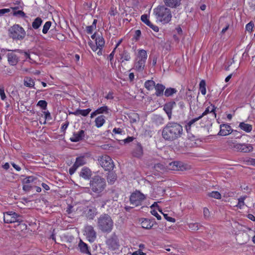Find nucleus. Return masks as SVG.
Wrapping results in <instances>:
<instances>
[{
  "label": "nucleus",
  "mask_w": 255,
  "mask_h": 255,
  "mask_svg": "<svg viewBox=\"0 0 255 255\" xmlns=\"http://www.w3.org/2000/svg\"><path fill=\"white\" fill-rule=\"evenodd\" d=\"M183 134V128L177 123L169 122L163 128L162 131L163 138L173 141L180 137Z\"/></svg>",
  "instance_id": "f257e3e1"
},
{
  "label": "nucleus",
  "mask_w": 255,
  "mask_h": 255,
  "mask_svg": "<svg viewBox=\"0 0 255 255\" xmlns=\"http://www.w3.org/2000/svg\"><path fill=\"white\" fill-rule=\"evenodd\" d=\"M106 186L105 179L99 175L93 176L90 182V189L97 195H99L103 192Z\"/></svg>",
  "instance_id": "f03ea898"
},
{
  "label": "nucleus",
  "mask_w": 255,
  "mask_h": 255,
  "mask_svg": "<svg viewBox=\"0 0 255 255\" xmlns=\"http://www.w3.org/2000/svg\"><path fill=\"white\" fill-rule=\"evenodd\" d=\"M113 225L114 222L111 217L108 214H102L98 218V228L103 232H111Z\"/></svg>",
  "instance_id": "7ed1b4c3"
},
{
  "label": "nucleus",
  "mask_w": 255,
  "mask_h": 255,
  "mask_svg": "<svg viewBox=\"0 0 255 255\" xmlns=\"http://www.w3.org/2000/svg\"><path fill=\"white\" fill-rule=\"evenodd\" d=\"M154 13L157 20L163 23H168L172 17L170 9L163 5L154 8Z\"/></svg>",
  "instance_id": "20e7f679"
},
{
  "label": "nucleus",
  "mask_w": 255,
  "mask_h": 255,
  "mask_svg": "<svg viewBox=\"0 0 255 255\" xmlns=\"http://www.w3.org/2000/svg\"><path fill=\"white\" fill-rule=\"evenodd\" d=\"M99 164L106 171L113 169L115 165L110 156L107 155H103L98 159Z\"/></svg>",
  "instance_id": "39448f33"
},
{
  "label": "nucleus",
  "mask_w": 255,
  "mask_h": 255,
  "mask_svg": "<svg viewBox=\"0 0 255 255\" xmlns=\"http://www.w3.org/2000/svg\"><path fill=\"white\" fill-rule=\"evenodd\" d=\"M3 219L5 223H22L23 221L22 217L13 211L4 213Z\"/></svg>",
  "instance_id": "423d86ee"
},
{
  "label": "nucleus",
  "mask_w": 255,
  "mask_h": 255,
  "mask_svg": "<svg viewBox=\"0 0 255 255\" xmlns=\"http://www.w3.org/2000/svg\"><path fill=\"white\" fill-rule=\"evenodd\" d=\"M9 35L13 39H22L25 35V32L22 27L16 24L10 28Z\"/></svg>",
  "instance_id": "0eeeda50"
},
{
  "label": "nucleus",
  "mask_w": 255,
  "mask_h": 255,
  "mask_svg": "<svg viewBox=\"0 0 255 255\" xmlns=\"http://www.w3.org/2000/svg\"><path fill=\"white\" fill-rule=\"evenodd\" d=\"M145 196L138 191L132 193L130 197V203L133 206L140 205L145 200Z\"/></svg>",
  "instance_id": "6e6552de"
},
{
  "label": "nucleus",
  "mask_w": 255,
  "mask_h": 255,
  "mask_svg": "<svg viewBox=\"0 0 255 255\" xmlns=\"http://www.w3.org/2000/svg\"><path fill=\"white\" fill-rule=\"evenodd\" d=\"M166 167L168 170L175 171H184L190 168L188 165L179 161H173L169 163Z\"/></svg>",
  "instance_id": "1a4fd4ad"
},
{
  "label": "nucleus",
  "mask_w": 255,
  "mask_h": 255,
  "mask_svg": "<svg viewBox=\"0 0 255 255\" xmlns=\"http://www.w3.org/2000/svg\"><path fill=\"white\" fill-rule=\"evenodd\" d=\"M84 235L88 241L91 243L94 242L97 237V234L94 227L91 225H86L84 228Z\"/></svg>",
  "instance_id": "9d476101"
},
{
  "label": "nucleus",
  "mask_w": 255,
  "mask_h": 255,
  "mask_svg": "<svg viewBox=\"0 0 255 255\" xmlns=\"http://www.w3.org/2000/svg\"><path fill=\"white\" fill-rule=\"evenodd\" d=\"M108 248L113 251H116L119 249L120 244L118 239L116 235L112 236L107 241Z\"/></svg>",
  "instance_id": "9b49d317"
},
{
  "label": "nucleus",
  "mask_w": 255,
  "mask_h": 255,
  "mask_svg": "<svg viewBox=\"0 0 255 255\" xmlns=\"http://www.w3.org/2000/svg\"><path fill=\"white\" fill-rule=\"evenodd\" d=\"M216 108L214 105H211L206 108L205 111L200 116L203 118L205 116L209 114L211 120H214L216 118Z\"/></svg>",
  "instance_id": "f8f14e48"
},
{
  "label": "nucleus",
  "mask_w": 255,
  "mask_h": 255,
  "mask_svg": "<svg viewBox=\"0 0 255 255\" xmlns=\"http://www.w3.org/2000/svg\"><path fill=\"white\" fill-rule=\"evenodd\" d=\"M253 149V146L248 143H239L235 146V150L243 152H249Z\"/></svg>",
  "instance_id": "ddd939ff"
},
{
  "label": "nucleus",
  "mask_w": 255,
  "mask_h": 255,
  "mask_svg": "<svg viewBox=\"0 0 255 255\" xmlns=\"http://www.w3.org/2000/svg\"><path fill=\"white\" fill-rule=\"evenodd\" d=\"M232 128L228 124H222L220 125V130L218 135L226 136L232 133Z\"/></svg>",
  "instance_id": "4468645a"
},
{
  "label": "nucleus",
  "mask_w": 255,
  "mask_h": 255,
  "mask_svg": "<svg viewBox=\"0 0 255 255\" xmlns=\"http://www.w3.org/2000/svg\"><path fill=\"white\" fill-rule=\"evenodd\" d=\"M85 136V131L83 130H80L77 132L73 133L70 139L72 142H78L82 140Z\"/></svg>",
  "instance_id": "2eb2a0df"
},
{
  "label": "nucleus",
  "mask_w": 255,
  "mask_h": 255,
  "mask_svg": "<svg viewBox=\"0 0 255 255\" xmlns=\"http://www.w3.org/2000/svg\"><path fill=\"white\" fill-rule=\"evenodd\" d=\"M97 214V209L95 207H89L85 211V216L89 220H93Z\"/></svg>",
  "instance_id": "dca6fc26"
},
{
  "label": "nucleus",
  "mask_w": 255,
  "mask_h": 255,
  "mask_svg": "<svg viewBox=\"0 0 255 255\" xmlns=\"http://www.w3.org/2000/svg\"><path fill=\"white\" fill-rule=\"evenodd\" d=\"M78 249L81 253L91 255L88 245L81 239L78 245Z\"/></svg>",
  "instance_id": "f3484780"
},
{
  "label": "nucleus",
  "mask_w": 255,
  "mask_h": 255,
  "mask_svg": "<svg viewBox=\"0 0 255 255\" xmlns=\"http://www.w3.org/2000/svg\"><path fill=\"white\" fill-rule=\"evenodd\" d=\"M7 57L8 62L11 65H15L18 61V57L13 52L7 53Z\"/></svg>",
  "instance_id": "a211bd4d"
},
{
  "label": "nucleus",
  "mask_w": 255,
  "mask_h": 255,
  "mask_svg": "<svg viewBox=\"0 0 255 255\" xmlns=\"http://www.w3.org/2000/svg\"><path fill=\"white\" fill-rule=\"evenodd\" d=\"M79 175L85 180H89L92 176V171L89 168L84 167L81 170Z\"/></svg>",
  "instance_id": "6ab92c4d"
},
{
  "label": "nucleus",
  "mask_w": 255,
  "mask_h": 255,
  "mask_svg": "<svg viewBox=\"0 0 255 255\" xmlns=\"http://www.w3.org/2000/svg\"><path fill=\"white\" fill-rule=\"evenodd\" d=\"M147 58V52L145 50H137L136 57L134 60L146 61Z\"/></svg>",
  "instance_id": "aec40b11"
},
{
  "label": "nucleus",
  "mask_w": 255,
  "mask_h": 255,
  "mask_svg": "<svg viewBox=\"0 0 255 255\" xmlns=\"http://www.w3.org/2000/svg\"><path fill=\"white\" fill-rule=\"evenodd\" d=\"M166 6L170 8H177L181 5V0H163Z\"/></svg>",
  "instance_id": "412c9836"
},
{
  "label": "nucleus",
  "mask_w": 255,
  "mask_h": 255,
  "mask_svg": "<svg viewBox=\"0 0 255 255\" xmlns=\"http://www.w3.org/2000/svg\"><path fill=\"white\" fill-rule=\"evenodd\" d=\"M146 61L134 60L133 69L137 72H141L144 69Z\"/></svg>",
  "instance_id": "4be33fe9"
},
{
  "label": "nucleus",
  "mask_w": 255,
  "mask_h": 255,
  "mask_svg": "<svg viewBox=\"0 0 255 255\" xmlns=\"http://www.w3.org/2000/svg\"><path fill=\"white\" fill-rule=\"evenodd\" d=\"M239 128L247 133L251 132L253 129L252 125L246 123L245 122H241L239 124Z\"/></svg>",
  "instance_id": "5701e85b"
},
{
  "label": "nucleus",
  "mask_w": 255,
  "mask_h": 255,
  "mask_svg": "<svg viewBox=\"0 0 255 255\" xmlns=\"http://www.w3.org/2000/svg\"><path fill=\"white\" fill-rule=\"evenodd\" d=\"M87 163V159L85 156H80L76 158L74 163L78 168L83 166Z\"/></svg>",
  "instance_id": "b1692460"
},
{
  "label": "nucleus",
  "mask_w": 255,
  "mask_h": 255,
  "mask_svg": "<svg viewBox=\"0 0 255 255\" xmlns=\"http://www.w3.org/2000/svg\"><path fill=\"white\" fill-rule=\"evenodd\" d=\"M132 154L134 156L137 157H140L142 155L143 149L140 144L138 143L137 144L133 151Z\"/></svg>",
  "instance_id": "393cba45"
},
{
  "label": "nucleus",
  "mask_w": 255,
  "mask_h": 255,
  "mask_svg": "<svg viewBox=\"0 0 255 255\" xmlns=\"http://www.w3.org/2000/svg\"><path fill=\"white\" fill-rule=\"evenodd\" d=\"M95 122L97 128L102 127L106 122L105 117L103 115L98 116L96 118Z\"/></svg>",
  "instance_id": "a878e982"
},
{
  "label": "nucleus",
  "mask_w": 255,
  "mask_h": 255,
  "mask_svg": "<svg viewBox=\"0 0 255 255\" xmlns=\"http://www.w3.org/2000/svg\"><path fill=\"white\" fill-rule=\"evenodd\" d=\"M91 111V109H87L85 110L77 109L72 114L75 116L81 115L84 117H86L90 113Z\"/></svg>",
  "instance_id": "bb28decb"
},
{
  "label": "nucleus",
  "mask_w": 255,
  "mask_h": 255,
  "mask_svg": "<svg viewBox=\"0 0 255 255\" xmlns=\"http://www.w3.org/2000/svg\"><path fill=\"white\" fill-rule=\"evenodd\" d=\"M155 95L157 96H161L163 94V91L165 88V86L160 84L155 85Z\"/></svg>",
  "instance_id": "cd10ccee"
},
{
  "label": "nucleus",
  "mask_w": 255,
  "mask_h": 255,
  "mask_svg": "<svg viewBox=\"0 0 255 255\" xmlns=\"http://www.w3.org/2000/svg\"><path fill=\"white\" fill-rule=\"evenodd\" d=\"M202 119L201 116H198V117L192 119L190 120L186 125V128L187 131L190 129L191 127L195 125V124L200 120Z\"/></svg>",
  "instance_id": "c85d7f7f"
},
{
  "label": "nucleus",
  "mask_w": 255,
  "mask_h": 255,
  "mask_svg": "<svg viewBox=\"0 0 255 255\" xmlns=\"http://www.w3.org/2000/svg\"><path fill=\"white\" fill-rule=\"evenodd\" d=\"M141 226L144 229H150L152 227L153 224L148 219H142L141 222Z\"/></svg>",
  "instance_id": "c756f323"
},
{
  "label": "nucleus",
  "mask_w": 255,
  "mask_h": 255,
  "mask_svg": "<svg viewBox=\"0 0 255 255\" xmlns=\"http://www.w3.org/2000/svg\"><path fill=\"white\" fill-rule=\"evenodd\" d=\"M120 55L121 57V60H122V62H123L125 61H129L131 59L129 53H128V51L126 50L122 51L120 54Z\"/></svg>",
  "instance_id": "7c9ffc66"
},
{
  "label": "nucleus",
  "mask_w": 255,
  "mask_h": 255,
  "mask_svg": "<svg viewBox=\"0 0 255 255\" xmlns=\"http://www.w3.org/2000/svg\"><path fill=\"white\" fill-rule=\"evenodd\" d=\"M117 174L114 172H110L107 176V181L109 184H113L117 180Z\"/></svg>",
  "instance_id": "2f4dec72"
},
{
  "label": "nucleus",
  "mask_w": 255,
  "mask_h": 255,
  "mask_svg": "<svg viewBox=\"0 0 255 255\" xmlns=\"http://www.w3.org/2000/svg\"><path fill=\"white\" fill-rule=\"evenodd\" d=\"M96 44L99 47V49L101 50L105 44V40L102 36L98 35L96 39Z\"/></svg>",
  "instance_id": "473e14b6"
},
{
  "label": "nucleus",
  "mask_w": 255,
  "mask_h": 255,
  "mask_svg": "<svg viewBox=\"0 0 255 255\" xmlns=\"http://www.w3.org/2000/svg\"><path fill=\"white\" fill-rule=\"evenodd\" d=\"M42 22L41 18L37 17L32 22V26L34 29H37L41 26Z\"/></svg>",
  "instance_id": "72a5a7b5"
},
{
  "label": "nucleus",
  "mask_w": 255,
  "mask_h": 255,
  "mask_svg": "<svg viewBox=\"0 0 255 255\" xmlns=\"http://www.w3.org/2000/svg\"><path fill=\"white\" fill-rule=\"evenodd\" d=\"M247 198V196H243L238 198V203L236 205V207L240 209H242L246 206L245 200Z\"/></svg>",
  "instance_id": "f704fd0d"
},
{
  "label": "nucleus",
  "mask_w": 255,
  "mask_h": 255,
  "mask_svg": "<svg viewBox=\"0 0 255 255\" xmlns=\"http://www.w3.org/2000/svg\"><path fill=\"white\" fill-rule=\"evenodd\" d=\"M34 80L29 77H26L24 80V86L29 87L33 88L34 86Z\"/></svg>",
  "instance_id": "c9c22d12"
},
{
  "label": "nucleus",
  "mask_w": 255,
  "mask_h": 255,
  "mask_svg": "<svg viewBox=\"0 0 255 255\" xmlns=\"http://www.w3.org/2000/svg\"><path fill=\"white\" fill-rule=\"evenodd\" d=\"M97 22V20L95 19L91 25L87 26L86 31L88 34H92L93 31L96 29Z\"/></svg>",
  "instance_id": "e433bc0d"
},
{
  "label": "nucleus",
  "mask_w": 255,
  "mask_h": 255,
  "mask_svg": "<svg viewBox=\"0 0 255 255\" xmlns=\"http://www.w3.org/2000/svg\"><path fill=\"white\" fill-rule=\"evenodd\" d=\"M155 83L153 80H147L144 83V87L148 90H151L153 89Z\"/></svg>",
  "instance_id": "4c0bfd02"
},
{
  "label": "nucleus",
  "mask_w": 255,
  "mask_h": 255,
  "mask_svg": "<svg viewBox=\"0 0 255 255\" xmlns=\"http://www.w3.org/2000/svg\"><path fill=\"white\" fill-rule=\"evenodd\" d=\"M154 169L158 172L163 173L167 170V167H165L162 164L158 163L154 166Z\"/></svg>",
  "instance_id": "58836bf2"
},
{
  "label": "nucleus",
  "mask_w": 255,
  "mask_h": 255,
  "mask_svg": "<svg viewBox=\"0 0 255 255\" xmlns=\"http://www.w3.org/2000/svg\"><path fill=\"white\" fill-rule=\"evenodd\" d=\"M175 105V102L169 103L164 105L163 110L166 113L172 112L173 106Z\"/></svg>",
  "instance_id": "ea45409f"
},
{
  "label": "nucleus",
  "mask_w": 255,
  "mask_h": 255,
  "mask_svg": "<svg viewBox=\"0 0 255 255\" xmlns=\"http://www.w3.org/2000/svg\"><path fill=\"white\" fill-rule=\"evenodd\" d=\"M199 90L203 95H205L206 94V82L204 80H202L200 81L199 84Z\"/></svg>",
  "instance_id": "a19ab883"
},
{
  "label": "nucleus",
  "mask_w": 255,
  "mask_h": 255,
  "mask_svg": "<svg viewBox=\"0 0 255 255\" xmlns=\"http://www.w3.org/2000/svg\"><path fill=\"white\" fill-rule=\"evenodd\" d=\"M177 92V90L172 88H167L164 92V95L168 97L172 96Z\"/></svg>",
  "instance_id": "79ce46f5"
},
{
  "label": "nucleus",
  "mask_w": 255,
  "mask_h": 255,
  "mask_svg": "<svg viewBox=\"0 0 255 255\" xmlns=\"http://www.w3.org/2000/svg\"><path fill=\"white\" fill-rule=\"evenodd\" d=\"M109 108L107 106H105L99 108L96 110V112L98 114H101L103 113H108Z\"/></svg>",
  "instance_id": "37998d69"
},
{
  "label": "nucleus",
  "mask_w": 255,
  "mask_h": 255,
  "mask_svg": "<svg viewBox=\"0 0 255 255\" xmlns=\"http://www.w3.org/2000/svg\"><path fill=\"white\" fill-rule=\"evenodd\" d=\"M51 26V22L50 21H46L43 25L42 29V32L44 34H46Z\"/></svg>",
  "instance_id": "c03bdc74"
},
{
  "label": "nucleus",
  "mask_w": 255,
  "mask_h": 255,
  "mask_svg": "<svg viewBox=\"0 0 255 255\" xmlns=\"http://www.w3.org/2000/svg\"><path fill=\"white\" fill-rule=\"evenodd\" d=\"M35 179V178L33 176H28L23 179L22 183L23 184H28L34 182Z\"/></svg>",
  "instance_id": "a18cd8bd"
},
{
  "label": "nucleus",
  "mask_w": 255,
  "mask_h": 255,
  "mask_svg": "<svg viewBox=\"0 0 255 255\" xmlns=\"http://www.w3.org/2000/svg\"><path fill=\"white\" fill-rule=\"evenodd\" d=\"M227 143L229 147L235 150V146L237 144H239V143H237L235 140L229 139L227 141Z\"/></svg>",
  "instance_id": "49530a36"
},
{
  "label": "nucleus",
  "mask_w": 255,
  "mask_h": 255,
  "mask_svg": "<svg viewBox=\"0 0 255 255\" xmlns=\"http://www.w3.org/2000/svg\"><path fill=\"white\" fill-rule=\"evenodd\" d=\"M209 195L213 198L215 199H220L221 198V194L218 191H212L209 193Z\"/></svg>",
  "instance_id": "de8ad7c7"
},
{
  "label": "nucleus",
  "mask_w": 255,
  "mask_h": 255,
  "mask_svg": "<svg viewBox=\"0 0 255 255\" xmlns=\"http://www.w3.org/2000/svg\"><path fill=\"white\" fill-rule=\"evenodd\" d=\"M47 103L45 100H40L38 102L37 105L42 109L45 110L47 107Z\"/></svg>",
  "instance_id": "09e8293b"
},
{
  "label": "nucleus",
  "mask_w": 255,
  "mask_h": 255,
  "mask_svg": "<svg viewBox=\"0 0 255 255\" xmlns=\"http://www.w3.org/2000/svg\"><path fill=\"white\" fill-rule=\"evenodd\" d=\"M13 14L15 16H20V17H24L25 13L23 11L20 10H16L15 8L13 9Z\"/></svg>",
  "instance_id": "8fccbe9b"
},
{
  "label": "nucleus",
  "mask_w": 255,
  "mask_h": 255,
  "mask_svg": "<svg viewBox=\"0 0 255 255\" xmlns=\"http://www.w3.org/2000/svg\"><path fill=\"white\" fill-rule=\"evenodd\" d=\"M188 226L189 229L192 231H197L199 229L198 224L196 223H189Z\"/></svg>",
  "instance_id": "3c124183"
},
{
  "label": "nucleus",
  "mask_w": 255,
  "mask_h": 255,
  "mask_svg": "<svg viewBox=\"0 0 255 255\" xmlns=\"http://www.w3.org/2000/svg\"><path fill=\"white\" fill-rule=\"evenodd\" d=\"M124 131L120 128H114L113 130V133L116 134H123Z\"/></svg>",
  "instance_id": "603ef678"
},
{
  "label": "nucleus",
  "mask_w": 255,
  "mask_h": 255,
  "mask_svg": "<svg viewBox=\"0 0 255 255\" xmlns=\"http://www.w3.org/2000/svg\"><path fill=\"white\" fill-rule=\"evenodd\" d=\"M0 96L2 100L4 101L6 99V96L4 93V89L3 86H0Z\"/></svg>",
  "instance_id": "864d4df0"
},
{
  "label": "nucleus",
  "mask_w": 255,
  "mask_h": 255,
  "mask_svg": "<svg viewBox=\"0 0 255 255\" xmlns=\"http://www.w3.org/2000/svg\"><path fill=\"white\" fill-rule=\"evenodd\" d=\"M141 21L147 24V23H150V21L149 20L147 15L143 14L141 16Z\"/></svg>",
  "instance_id": "5fc2aeb1"
},
{
  "label": "nucleus",
  "mask_w": 255,
  "mask_h": 255,
  "mask_svg": "<svg viewBox=\"0 0 255 255\" xmlns=\"http://www.w3.org/2000/svg\"><path fill=\"white\" fill-rule=\"evenodd\" d=\"M254 24L253 22L251 21L248 23L246 26V29L249 32H251L253 30Z\"/></svg>",
  "instance_id": "6e6d98bb"
},
{
  "label": "nucleus",
  "mask_w": 255,
  "mask_h": 255,
  "mask_svg": "<svg viewBox=\"0 0 255 255\" xmlns=\"http://www.w3.org/2000/svg\"><path fill=\"white\" fill-rule=\"evenodd\" d=\"M232 133L236 138H240L242 137L241 133L237 130L232 129Z\"/></svg>",
  "instance_id": "4d7b16f0"
},
{
  "label": "nucleus",
  "mask_w": 255,
  "mask_h": 255,
  "mask_svg": "<svg viewBox=\"0 0 255 255\" xmlns=\"http://www.w3.org/2000/svg\"><path fill=\"white\" fill-rule=\"evenodd\" d=\"M159 211H160L162 214H163V216H164V217L165 219L167 221H169V222H173V223L175 222V219H174V218H172V217H170L168 216L167 214H163V213L162 212V211H160V210H159Z\"/></svg>",
  "instance_id": "13d9d810"
},
{
  "label": "nucleus",
  "mask_w": 255,
  "mask_h": 255,
  "mask_svg": "<svg viewBox=\"0 0 255 255\" xmlns=\"http://www.w3.org/2000/svg\"><path fill=\"white\" fill-rule=\"evenodd\" d=\"M204 216L205 218L208 219L210 216V211L207 208H204L203 209Z\"/></svg>",
  "instance_id": "bf43d9fd"
},
{
  "label": "nucleus",
  "mask_w": 255,
  "mask_h": 255,
  "mask_svg": "<svg viewBox=\"0 0 255 255\" xmlns=\"http://www.w3.org/2000/svg\"><path fill=\"white\" fill-rule=\"evenodd\" d=\"M151 214L154 216L156 217L157 219L159 220H161V217L159 215L157 212L155 210H152L150 211Z\"/></svg>",
  "instance_id": "052dcab7"
},
{
  "label": "nucleus",
  "mask_w": 255,
  "mask_h": 255,
  "mask_svg": "<svg viewBox=\"0 0 255 255\" xmlns=\"http://www.w3.org/2000/svg\"><path fill=\"white\" fill-rule=\"evenodd\" d=\"M146 25H148V26H149L151 28H152V30L153 31H154L155 32H158L159 30V28H158V26L153 24L152 23H151V22L150 21L149 24L147 23Z\"/></svg>",
  "instance_id": "680f3d73"
},
{
  "label": "nucleus",
  "mask_w": 255,
  "mask_h": 255,
  "mask_svg": "<svg viewBox=\"0 0 255 255\" xmlns=\"http://www.w3.org/2000/svg\"><path fill=\"white\" fill-rule=\"evenodd\" d=\"M89 45H90V47L92 49L93 51H96L98 49H99V47H98V45H95L92 41H90L89 42Z\"/></svg>",
  "instance_id": "e2e57ef3"
},
{
  "label": "nucleus",
  "mask_w": 255,
  "mask_h": 255,
  "mask_svg": "<svg viewBox=\"0 0 255 255\" xmlns=\"http://www.w3.org/2000/svg\"><path fill=\"white\" fill-rule=\"evenodd\" d=\"M78 167L75 166L74 164L73 166L69 169V173L70 175L74 174V173L76 171Z\"/></svg>",
  "instance_id": "0e129e2a"
},
{
  "label": "nucleus",
  "mask_w": 255,
  "mask_h": 255,
  "mask_svg": "<svg viewBox=\"0 0 255 255\" xmlns=\"http://www.w3.org/2000/svg\"><path fill=\"white\" fill-rule=\"evenodd\" d=\"M131 255H145L143 252L141 251V250H138L135 252H133L132 253H130Z\"/></svg>",
  "instance_id": "69168bd1"
},
{
  "label": "nucleus",
  "mask_w": 255,
  "mask_h": 255,
  "mask_svg": "<svg viewBox=\"0 0 255 255\" xmlns=\"http://www.w3.org/2000/svg\"><path fill=\"white\" fill-rule=\"evenodd\" d=\"M10 11L9 8H3L0 9V16H1L5 13L9 12Z\"/></svg>",
  "instance_id": "338daca9"
},
{
  "label": "nucleus",
  "mask_w": 255,
  "mask_h": 255,
  "mask_svg": "<svg viewBox=\"0 0 255 255\" xmlns=\"http://www.w3.org/2000/svg\"><path fill=\"white\" fill-rule=\"evenodd\" d=\"M69 125V122L68 121H66L64 124H63L62 127H61V129L62 131H64L66 129V128H68Z\"/></svg>",
  "instance_id": "774afa93"
}]
</instances>
